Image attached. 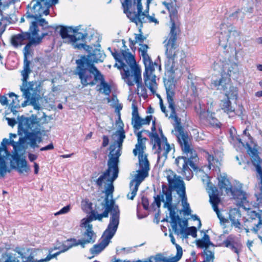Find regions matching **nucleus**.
<instances>
[{"label": "nucleus", "instance_id": "1", "mask_svg": "<svg viewBox=\"0 0 262 262\" xmlns=\"http://www.w3.org/2000/svg\"><path fill=\"white\" fill-rule=\"evenodd\" d=\"M164 83L168 107L171 111L169 118L173 119L177 123L174 127L176 135L182 151L186 156H179L176 159L175 164L177 166L176 170L184 179L190 180L193 177V173L189 166L194 170L198 169V166L194 163L198 160L197 154L192 146L191 137L187 132H184L180 124V119L177 116L176 105L173 99L175 84L170 80L165 81Z\"/></svg>", "mask_w": 262, "mask_h": 262}, {"label": "nucleus", "instance_id": "2", "mask_svg": "<svg viewBox=\"0 0 262 262\" xmlns=\"http://www.w3.org/2000/svg\"><path fill=\"white\" fill-rule=\"evenodd\" d=\"M162 4L169 12L170 17V32L167 38L164 41L165 49V60L164 68L165 73L172 76L175 71L180 67L182 68L186 63L185 52L179 48L177 44L178 35L180 34V21L177 6L173 3L163 2Z\"/></svg>", "mask_w": 262, "mask_h": 262}, {"label": "nucleus", "instance_id": "3", "mask_svg": "<svg viewBox=\"0 0 262 262\" xmlns=\"http://www.w3.org/2000/svg\"><path fill=\"white\" fill-rule=\"evenodd\" d=\"M0 147V178H4L7 172H10L11 169L7 165L6 160L12 158L11 167L16 169L19 173H28L30 170V166L25 158H20L18 151H20L18 141H14L4 138Z\"/></svg>", "mask_w": 262, "mask_h": 262}, {"label": "nucleus", "instance_id": "4", "mask_svg": "<svg viewBox=\"0 0 262 262\" xmlns=\"http://www.w3.org/2000/svg\"><path fill=\"white\" fill-rule=\"evenodd\" d=\"M168 182V187L165 185H162V192L165 194L166 201L164 207H167L169 211V215L171 220V226L174 233L178 234L179 230L178 228V222L181 221L180 216L176 214L175 209L172 205V191L175 190L177 193L182 198V203L184 207H187L189 203L187 201L185 192V186L184 182L177 177L176 174L171 172L167 176Z\"/></svg>", "mask_w": 262, "mask_h": 262}, {"label": "nucleus", "instance_id": "5", "mask_svg": "<svg viewBox=\"0 0 262 262\" xmlns=\"http://www.w3.org/2000/svg\"><path fill=\"white\" fill-rule=\"evenodd\" d=\"M112 55L118 63L115 67L121 71L122 79L129 85L132 86L136 83L138 87L141 84V71L137 64L134 56L127 50H122L118 53L116 49L111 51Z\"/></svg>", "mask_w": 262, "mask_h": 262}, {"label": "nucleus", "instance_id": "6", "mask_svg": "<svg viewBox=\"0 0 262 262\" xmlns=\"http://www.w3.org/2000/svg\"><path fill=\"white\" fill-rule=\"evenodd\" d=\"M83 64L79 67V78L83 87L88 85L94 86L100 82L98 91L106 96H109L111 93V88L104 79V76L95 66L91 64L89 69H83Z\"/></svg>", "mask_w": 262, "mask_h": 262}, {"label": "nucleus", "instance_id": "7", "mask_svg": "<svg viewBox=\"0 0 262 262\" xmlns=\"http://www.w3.org/2000/svg\"><path fill=\"white\" fill-rule=\"evenodd\" d=\"M137 143L136 144L135 148L133 150V154L135 156L138 154L139 162V169L137 173L135 176L133 184L139 186L148 176V171L150 169L149 163L147 159V156L143 155L144 150L145 148V142L147 140L146 138L143 137L142 132H138L137 134Z\"/></svg>", "mask_w": 262, "mask_h": 262}, {"label": "nucleus", "instance_id": "8", "mask_svg": "<svg viewBox=\"0 0 262 262\" xmlns=\"http://www.w3.org/2000/svg\"><path fill=\"white\" fill-rule=\"evenodd\" d=\"M75 48L78 49H83L86 51L89 54L86 56H82L80 58L76 60V63L77 67L75 70V74L79 76V67H80L83 63V69H89L91 64L95 66L94 63L103 62L105 58V54L102 51L99 49L95 48L93 49L92 47L85 45V43L76 44Z\"/></svg>", "mask_w": 262, "mask_h": 262}, {"label": "nucleus", "instance_id": "9", "mask_svg": "<svg viewBox=\"0 0 262 262\" xmlns=\"http://www.w3.org/2000/svg\"><path fill=\"white\" fill-rule=\"evenodd\" d=\"M148 46L147 45L142 46L140 49L141 56L145 66V72L143 73L144 83L145 85L149 89L152 94L156 92L157 84L156 83V75L154 74L155 66H158L156 62H152L151 58L147 53Z\"/></svg>", "mask_w": 262, "mask_h": 262}, {"label": "nucleus", "instance_id": "10", "mask_svg": "<svg viewBox=\"0 0 262 262\" xmlns=\"http://www.w3.org/2000/svg\"><path fill=\"white\" fill-rule=\"evenodd\" d=\"M104 202V203H102L98 205H96L95 209H92V204L91 203L88 204V206L91 211H96L97 214L104 213L106 210H108L107 217L109 213H111V216L107 228L111 226V228L117 229L120 219V210L118 206L115 204L114 200H110L107 197L105 198Z\"/></svg>", "mask_w": 262, "mask_h": 262}, {"label": "nucleus", "instance_id": "11", "mask_svg": "<svg viewBox=\"0 0 262 262\" xmlns=\"http://www.w3.org/2000/svg\"><path fill=\"white\" fill-rule=\"evenodd\" d=\"M24 77H23V83L20 87V91L23 92V96L25 99L30 98V103L36 110H40L42 107L40 101L42 98L40 95V85L36 81H27Z\"/></svg>", "mask_w": 262, "mask_h": 262}, {"label": "nucleus", "instance_id": "12", "mask_svg": "<svg viewBox=\"0 0 262 262\" xmlns=\"http://www.w3.org/2000/svg\"><path fill=\"white\" fill-rule=\"evenodd\" d=\"M39 29L36 22H32L30 26L29 31L21 32L20 33L15 34L11 37L10 42L14 48H18L28 43L32 40L40 39L39 44L41 42L43 38L49 34V33H42L40 36H38Z\"/></svg>", "mask_w": 262, "mask_h": 262}, {"label": "nucleus", "instance_id": "13", "mask_svg": "<svg viewBox=\"0 0 262 262\" xmlns=\"http://www.w3.org/2000/svg\"><path fill=\"white\" fill-rule=\"evenodd\" d=\"M151 132L148 130H142V133L146 132L149 134V137L153 142V149H155V153L158 155V159L164 158L167 159V155L171 149L170 145L167 142V138L164 136H162L160 138L156 132V126H152L151 128Z\"/></svg>", "mask_w": 262, "mask_h": 262}, {"label": "nucleus", "instance_id": "14", "mask_svg": "<svg viewBox=\"0 0 262 262\" xmlns=\"http://www.w3.org/2000/svg\"><path fill=\"white\" fill-rule=\"evenodd\" d=\"M121 126L120 129L117 130L114 135L117 137L116 141L110 146V154L108 161L113 164L118 166L119 163V157L121 155V150L122 149V144L125 138V132L123 129V123L121 122Z\"/></svg>", "mask_w": 262, "mask_h": 262}, {"label": "nucleus", "instance_id": "15", "mask_svg": "<svg viewBox=\"0 0 262 262\" xmlns=\"http://www.w3.org/2000/svg\"><path fill=\"white\" fill-rule=\"evenodd\" d=\"M40 39L31 40L29 43H27L23 49L24 54V65L23 70L21 72V75L24 79H28L29 75L32 72L34 66V62H37L38 59L35 58L31 61L29 60V56H32V51L31 47L32 46H36L39 44Z\"/></svg>", "mask_w": 262, "mask_h": 262}, {"label": "nucleus", "instance_id": "16", "mask_svg": "<svg viewBox=\"0 0 262 262\" xmlns=\"http://www.w3.org/2000/svg\"><path fill=\"white\" fill-rule=\"evenodd\" d=\"M40 119L36 115H32L30 118H24L19 121L18 125V134L23 136L27 132L35 133L40 134L42 126L40 123Z\"/></svg>", "mask_w": 262, "mask_h": 262}, {"label": "nucleus", "instance_id": "17", "mask_svg": "<svg viewBox=\"0 0 262 262\" xmlns=\"http://www.w3.org/2000/svg\"><path fill=\"white\" fill-rule=\"evenodd\" d=\"M26 13L27 18H34L37 20L43 15H47L49 13V5L45 0H32Z\"/></svg>", "mask_w": 262, "mask_h": 262}, {"label": "nucleus", "instance_id": "18", "mask_svg": "<svg viewBox=\"0 0 262 262\" xmlns=\"http://www.w3.org/2000/svg\"><path fill=\"white\" fill-rule=\"evenodd\" d=\"M142 0H134V4H137V12H132L129 11V8L132 5L131 0H124L122 3V6L123 8L124 13L126 14L127 17L133 23L136 24L138 23H141L145 22V18L147 15H146L145 12H142L143 6L141 3Z\"/></svg>", "mask_w": 262, "mask_h": 262}, {"label": "nucleus", "instance_id": "19", "mask_svg": "<svg viewBox=\"0 0 262 262\" xmlns=\"http://www.w3.org/2000/svg\"><path fill=\"white\" fill-rule=\"evenodd\" d=\"M24 134L25 136L19 137L18 140L20 150L26 149L27 148V144L29 145L32 148L39 147L38 144L42 142L41 136H38V134H35V133L27 132Z\"/></svg>", "mask_w": 262, "mask_h": 262}, {"label": "nucleus", "instance_id": "20", "mask_svg": "<svg viewBox=\"0 0 262 262\" xmlns=\"http://www.w3.org/2000/svg\"><path fill=\"white\" fill-rule=\"evenodd\" d=\"M111 226L106 228L103 233V238L98 244H96L90 249V252L93 254H97L101 252L110 243L111 239L115 234L117 229L114 228L111 229Z\"/></svg>", "mask_w": 262, "mask_h": 262}, {"label": "nucleus", "instance_id": "21", "mask_svg": "<svg viewBox=\"0 0 262 262\" xmlns=\"http://www.w3.org/2000/svg\"><path fill=\"white\" fill-rule=\"evenodd\" d=\"M107 169L101 174L96 181L98 186H101L104 180L110 176L111 172H113L112 177L107 180V181L113 182L118 177L119 167L107 161Z\"/></svg>", "mask_w": 262, "mask_h": 262}, {"label": "nucleus", "instance_id": "22", "mask_svg": "<svg viewBox=\"0 0 262 262\" xmlns=\"http://www.w3.org/2000/svg\"><path fill=\"white\" fill-rule=\"evenodd\" d=\"M230 193L239 206L243 207L244 209H249L250 203L248 200V194L242 190L241 184L239 188H234Z\"/></svg>", "mask_w": 262, "mask_h": 262}, {"label": "nucleus", "instance_id": "23", "mask_svg": "<svg viewBox=\"0 0 262 262\" xmlns=\"http://www.w3.org/2000/svg\"><path fill=\"white\" fill-rule=\"evenodd\" d=\"M248 154L251 157V161L253 164L256 167V171L259 176V179L260 180V191L262 193V167L261 166V161L260 157L258 156V152L255 148L249 147Z\"/></svg>", "mask_w": 262, "mask_h": 262}, {"label": "nucleus", "instance_id": "24", "mask_svg": "<svg viewBox=\"0 0 262 262\" xmlns=\"http://www.w3.org/2000/svg\"><path fill=\"white\" fill-rule=\"evenodd\" d=\"M248 210L247 214L251 220H258V222L257 224H255L252 230L255 233H257L258 231H260L262 233V210H259L258 212L255 211L251 210L250 204H249V209H247Z\"/></svg>", "mask_w": 262, "mask_h": 262}, {"label": "nucleus", "instance_id": "25", "mask_svg": "<svg viewBox=\"0 0 262 262\" xmlns=\"http://www.w3.org/2000/svg\"><path fill=\"white\" fill-rule=\"evenodd\" d=\"M82 238L80 239L82 242V248H85V245L93 244L96 239V234L93 230V225H88L85 231L82 234Z\"/></svg>", "mask_w": 262, "mask_h": 262}, {"label": "nucleus", "instance_id": "26", "mask_svg": "<svg viewBox=\"0 0 262 262\" xmlns=\"http://www.w3.org/2000/svg\"><path fill=\"white\" fill-rule=\"evenodd\" d=\"M222 245L230 248L233 252L237 254L238 258H239V253L242 251V245L241 243L235 242L232 235H229L227 238L223 241Z\"/></svg>", "mask_w": 262, "mask_h": 262}, {"label": "nucleus", "instance_id": "27", "mask_svg": "<svg viewBox=\"0 0 262 262\" xmlns=\"http://www.w3.org/2000/svg\"><path fill=\"white\" fill-rule=\"evenodd\" d=\"M72 33H74V35L70 36V41L73 43L75 48H76L75 45L77 44L76 41L77 40L83 41L88 35L86 30L81 28V26L73 28Z\"/></svg>", "mask_w": 262, "mask_h": 262}, {"label": "nucleus", "instance_id": "28", "mask_svg": "<svg viewBox=\"0 0 262 262\" xmlns=\"http://www.w3.org/2000/svg\"><path fill=\"white\" fill-rule=\"evenodd\" d=\"M107 212L108 210H106L104 213L97 214L96 211H91L89 217L88 218H84L82 220L81 227H84L86 229L88 228V225H91L90 224V222L92 221L98 220L99 221H101L103 217H107Z\"/></svg>", "mask_w": 262, "mask_h": 262}, {"label": "nucleus", "instance_id": "29", "mask_svg": "<svg viewBox=\"0 0 262 262\" xmlns=\"http://www.w3.org/2000/svg\"><path fill=\"white\" fill-rule=\"evenodd\" d=\"M221 107L225 113L228 114L229 117H233L236 115L240 116L242 114V110L240 114H238V111L235 112L234 107L231 106V102L229 98H226L221 101Z\"/></svg>", "mask_w": 262, "mask_h": 262}, {"label": "nucleus", "instance_id": "30", "mask_svg": "<svg viewBox=\"0 0 262 262\" xmlns=\"http://www.w3.org/2000/svg\"><path fill=\"white\" fill-rule=\"evenodd\" d=\"M209 201L211 204L214 211L216 212L218 217L221 220L220 212L218 208V205L220 202V199L218 196L217 190L214 187L212 188V192L209 193Z\"/></svg>", "mask_w": 262, "mask_h": 262}, {"label": "nucleus", "instance_id": "31", "mask_svg": "<svg viewBox=\"0 0 262 262\" xmlns=\"http://www.w3.org/2000/svg\"><path fill=\"white\" fill-rule=\"evenodd\" d=\"M178 255L166 257L163 254L160 253L154 256H151L149 257L150 262H178L180 259Z\"/></svg>", "mask_w": 262, "mask_h": 262}, {"label": "nucleus", "instance_id": "32", "mask_svg": "<svg viewBox=\"0 0 262 262\" xmlns=\"http://www.w3.org/2000/svg\"><path fill=\"white\" fill-rule=\"evenodd\" d=\"M152 116L151 115L147 116L145 119H142L140 117L137 121H135L133 124L134 132L137 135V130L140 129L143 125H149L152 119Z\"/></svg>", "mask_w": 262, "mask_h": 262}, {"label": "nucleus", "instance_id": "33", "mask_svg": "<svg viewBox=\"0 0 262 262\" xmlns=\"http://www.w3.org/2000/svg\"><path fill=\"white\" fill-rule=\"evenodd\" d=\"M82 242L80 239H76L74 238H71L67 239L65 242V244L63 245V249L61 252H65L70 249L71 248L78 245H80L82 248Z\"/></svg>", "mask_w": 262, "mask_h": 262}, {"label": "nucleus", "instance_id": "34", "mask_svg": "<svg viewBox=\"0 0 262 262\" xmlns=\"http://www.w3.org/2000/svg\"><path fill=\"white\" fill-rule=\"evenodd\" d=\"M178 224L181 228L180 229L178 228L180 232L178 235L179 234L185 233L186 235H190L194 238L197 236V230L196 227L192 226L185 229L184 227L182 226L181 221L178 222Z\"/></svg>", "mask_w": 262, "mask_h": 262}, {"label": "nucleus", "instance_id": "35", "mask_svg": "<svg viewBox=\"0 0 262 262\" xmlns=\"http://www.w3.org/2000/svg\"><path fill=\"white\" fill-rule=\"evenodd\" d=\"M135 40H133L131 38L129 39V47L132 49V50H133L135 48V45L136 43L139 42V45L140 46V48L139 49V52L140 53V54L141 55V52H140V49L141 48L142 46L145 45V44H143L144 40L146 39V37H144L143 35H142L141 34H135Z\"/></svg>", "mask_w": 262, "mask_h": 262}, {"label": "nucleus", "instance_id": "36", "mask_svg": "<svg viewBox=\"0 0 262 262\" xmlns=\"http://www.w3.org/2000/svg\"><path fill=\"white\" fill-rule=\"evenodd\" d=\"M37 21V24L42 27L43 29H48V31L45 32V33H49L48 35H52L53 30L57 31L58 29V27L49 26L48 23L43 18H39L37 20H36Z\"/></svg>", "mask_w": 262, "mask_h": 262}, {"label": "nucleus", "instance_id": "37", "mask_svg": "<svg viewBox=\"0 0 262 262\" xmlns=\"http://www.w3.org/2000/svg\"><path fill=\"white\" fill-rule=\"evenodd\" d=\"M241 217V214L239 211L234 209V210L230 211L229 214V218L232 222V224L238 227V225H241L239 220Z\"/></svg>", "mask_w": 262, "mask_h": 262}, {"label": "nucleus", "instance_id": "38", "mask_svg": "<svg viewBox=\"0 0 262 262\" xmlns=\"http://www.w3.org/2000/svg\"><path fill=\"white\" fill-rule=\"evenodd\" d=\"M230 31L229 30H227V31H225L224 33L221 32L220 35L219 36V45L224 49L227 47L228 40L230 37Z\"/></svg>", "mask_w": 262, "mask_h": 262}, {"label": "nucleus", "instance_id": "39", "mask_svg": "<svg viewBox=\"0 0 262 262\" xmlns=\"http://www.w3.org/2000/svg\"><path fill=\"white\" fill-rule=\"evenodd\" d=\"M219 186L221 189H225L227 193H230L234 188H232L228 179L226 178H222L219 180Z\"/></svg>", "mask_w": 262, "mask_h": 262}, {"label": "nucleus", "instance_id": "40", "mask_svg": "<svg viewBox=\"0 0 262 262\" xmlns=\"http://www.w3.org/2000/svg\"><path fill=\"white\" fill-rule=\"evenodd\" d=\"M210 242L209 236L206 233H204V236L201 239L196 241V245L200 248H207L210 245H212Z\"/></svg>", "mask_w": 262, "mask_h": 262}, {"label": "nucleus", "instance_id": "41", "mask_svg": "<svg viewBox=\"0 0 262 262\" xmlns=\"http://www.w3.org/2000/svg\"><path fill=\"white\" fill-rule=\"evenodd\" d=\"M230 80H227L226 79L222 77L219 80H216L213 81V85L217 88V89L223 90L225 91L228 89V85H229Z\"/></svg>", "mask_w": 262, "mask_h": 262}, {"label": "nucleus", "instance_id": "42", "mask_svg": "<svg viewBox=\"0 0 262 262\" xmlns=\"http://www.w3.org/2000/svg\"><path fill=\"white\" fill-rule=\"evenodd\" d=\"M9 97L10 98H12V102L10 104V106L11 107V111L14 112L16 111L15 110V108H19L20 107V104H19V101L18 99V96L15 95L14 93L11 92L9 93Z\"/></svg>", "mask_w": 262, "mask_h": 262}, {"label": "nucleus", "instance_id": "43", "mask_svg": "<svg viewBox=\"0 0 262 262\" xmlns=\"http://www.w3.org/2000/svg\"><path fill=\"white\" fill-rule=\"evenodd\" d=\"M58 29L60 28V35L63 39H65L67 38H69L70 40V36H72V35L69 34L70 33H72L73 31V28L72 27H64L62 26H57Z\"/></svg>", "mask_w": 262, "mask_h": 262}, {"label": "nucleus", "instance_id": "44", "mask_svg": "<svg viewBox=\"0 0 262 262\" xmlns=\"http://www.w3.org/2000/svg\"><path fill=\"white\" fill-rule=\"evenodd\" d=\"M169 237H170V241L173 245H174L177 249V254L176 255H179L178 257L181 259L183 255V250L181 246L177 244L176 243L175 238L172 233L169 234Z\"/></svg>", "mask_w": 262, "mask_h": 262}, {"label": "nucleus", "instance_id": "45", "mask_svg": "<svg viewBox=\"0 0 262 262\" xmlns=\"http://www.w3.org/2000/svg\"><path fill=\"white\" fill-rule=\"evenodd\" d=\"M162 194L161 195H157L154 196V201L151 204V206H152V207H154L155 206H156L158 208H160L161 202H164V204L165 203L166 200L165 201L164 199V195H165V194H164L162 192Z\"/></svg>", "mask_w": 262, "mask_h": 262}, {"label": "nucleus", "instance_id": "46", "mask_svg": "<svg viewBox=\"0 0 262 262\" xmlns=\"http://www.w3.org/2000/svg\"><path fill=\"white\" fill-rule=\"evenodd\" d=\"M227 98H234L236 99L238 96V89L237 87L230 86L229 91L226 93Z\"/></svg>", "mask_w": 262, "mask_h": 262}, {"label": "nucleus", "instance_id": "47", "mask_svg": "<svg viewBox=\"0 0 262 262\" xmlns=\"http://www.w3.org/2000/svg\"><path fill=\"white\" fill-rule=\"evenodd\" d=\"M129 186H130V189L131 192L129 193L127 195V197L128 199L133 200H134V198L135 197V196L137 194V192L138 190L139 186H137L135 184V185H134V184H133V182H130Z\"/></svg>", "mask_w": 262, "mask_h": 262}, {"label": "nucleus", "instance_id": "48", "mask_svg": "<svg viewBox=\"0 0 262 262\" xmlns=\"http://www.w3.org/2000/svg\"><path fill=\"white\" fill-rule=\"evenodd\" d=\"M132 124L135 122L137 121L140 117L138 113V109L137 106L136 105L135 102L132 103Z\"/></svg>", "mask_w": 262, "mask_h": 262}, {"label": "nucleus", "instance_id": "49", "mask_svg": "<svg viewBox=\"0 0 262 262\" xmlns=\"http://www.w3.org/2000/svg\"><path fill=\"white\" fill-rule=\"evenodd\" d=\"M206 256L204 258L205 262H213L214 259V253L210 250H206L204 251Z\"/></svg>", "mask_w": 262, "mask_h": 262}, {"label": "nucleus", "instance_id": "50", "mask_svg": "<svg viewBox=\"0 0 262 262\" xmlns=\"http://www.w3.org/2000/svg\"><path fill=\"white\" fill-rule=\"evenodd\" d=\"M206 157L208 162V166L209 169H211L212 167L214 168V163L215 160L213 156L210 155L208 152H206Z\"/></svg>", "mask_w": 262, "mask_h": 262}, {"label": "nucleus", "instance_id": "51", "mask_svg": "<svg viewBox=\"0 0 262 262\" xmlns=\"http://www.w3.org/2000/svg\"><path fill=\"white\" fill-rule=\"evenodd\" d=\"M114 189V188L113 184V182H111V183L107 185L105 189V194L106 195V197H107L108 198V196L113 193Z\"/></svg>", "mask_w": 262, "mask_h": 262}, {"label": "nucleus", "instance_id": "52", "mask_svg": "<svg viewBox=\"0 0 262 262\" xmlns=\"http://www.w3.org/2000/svg\"><path fill=\"white\" fill-rule=\"evenodd\" d=\"M142 205L144 209L146 210H148L149 208V201L146 196H143L142 197Z\"/></svg>", "mask_w": 262, "mask_h": 262}, {"label": "nucleus", "instance_id": "53", "mask_svg": "<svg viewBox=\"0 0 262 262\" xmlns=\"http://www.w3.org/2000/svg\"><path fill=\"white\" fill-rule=\"evenodd\" d=\"M70 210V205H67L60 209L58 212L56 213L55 215H59L61 214H65L68 213Z\"/></svg>", "mask_w": 262, "mask_h": 262}, {"label": "nucleus", "instance_id": "54", "mask_svg": "<svg viewBox=\"0 0 262 262\" xmlns=\"http://www.w3.org/2000/svg\"><path fill=\"white\" fill-rule=\"evenodd\" d=\"M0 103L2 105L8 104L7 98L5 96L0 95Z\"/></svg>", "mask_w": 262, "mask_h": 262}, {"label": "nucleus", "instance_id": "55", "mask_svg": "<svg viewBox=\"0 0 262 262\" xmlns=\"http://www.w3.org/2000/svg\"><path fill=\"white\" fill-rule=\"evenodd\" d=\"M102 146L103 147H105L108 145L109 143V139L108 137L107 136L104 135L102 137Z\"/></svg>", "mask_w": 262, "mask_h": 262}, {"label": "nucleus", "instance_id": "56", "mask_svg": "<svg viewBox=\"0 0 262 262\" xmlns=\"http://www.w3.org/2000/svg\"><path fill=\"white\" fill-rule=\"evenodd\" d=\"M54 149V145L52 143H51L48 145L41 147L40 149V151H45V150H52Z\"/></svg>", "mask_w": 262, "mask_h": 262}, {"label": "nucleus", "instance_id": "57", "mask_svg": "<svg viewBox=\"0 0 262 262\" xmlns=\"http://www.w3.org/2000/svg\"><path fill=\"white\" fill-rule=\"evenodd\" d=\"M8 124L11 126H13L16 123V121L14 118H7Z\"/></svg>", "mask_w": 262, "mask_h": 262}, {"label": "nucleus", "instance_id": "58", "mask_svg": "<svg viewBox=\"0 0 262 262\" xmlns=\"http://www.w3.org/2000/svg\"><path fill=\"white\" fill-rule=\"evenodd\" d=\"M3 257L5 258L7 257V259L5 261V262H13V260L12 259V257L11 255L7 254H3Z\"/></svg>", "mask_w": 262, "mask_h": 262}, {"label": "nucleus", "instance_id": "59", "mask_svg": "<svg viewBox=\"0 0 262 262\" xmlns=\"http://www.w3.org/2000/svg\"><path fill=\"white\" fill-rule=\"evenodd\" d=\"M28 158L31 162H33L37 158V156L34 154L29 153Z\"/></svg>", "mask_w": 262, "mask_h": 262}, {"label": "nucleus", "instance_id": "60", "mask_svg": "<svg viewBox=\"0 0 262 262\" xmlns=\"http://www.w3.org/2000/svg\"><path fill=\"white\" fill-rule=\"evenodd\" d=\"M147 17L148 18L150 22L155 23L156 24H159V21H158V20L156 18H155L154 16H149V15H148L147 16Z\"/></svg>", "mask_w": 262, "mask_h": 262}, {"label": "nucleus", "instance_id": "61", "mask_svg": "<svg viewBox=\"0 0 262 262\" xmlns=\"http://www.w3.org/2000/svg\"><path fill=\"white\" fill-rule=\"evenodd\" d=\"M184 214L185 215H190L191 213V210L190 208L189 204L187 205V207H184Z\"/></svg>", "mask_w": 262, "mask_h": 262}, {"label": "nucleus", "instance_id": "62", "mask_svg": "<svg viewBox=\"0 0 262 262\" xmlns=\"http://www.w3.org/2000/svg\"><path fill=\"white\" fill-rule=\"evenodd\" d=\"M30 99H31V98H29V99H26V100L25 101H24V102H23L20 104V106L24 107L28 105H31V104L30 103Z\"/></svg>", "mask_w": 262, "mask_h": 262}, {"label": "nucleus", "instance_id": "63", "mask_svg": "<svg viewBox=\"0 0 262 262\" xmlns=\"http://www.w3.org/2000/svg\"><path fill=\"white\" fill-rule=\"evenodd\" d=\"M160 108L163 113L165 114L166 117L168 116L167 111H166V107L163 104H160Z\"/></svg>", "mask_w": 262, "mask_h": 262}, {"label": "nucleus", "instance_id": "64", "mask_svg": "<svg viewBox=\"0 0 262 262\" xmlns=\"http://www.w3.org/2000/svg\"><path fill=\"white\" fill-rule=\"evenodd\" d=\"M34 173L36 174L38 173L39 167L38 164L36 162H34Z\"/></svg>", "mask_w": 262, "mask_h": 262}]
</instances>
